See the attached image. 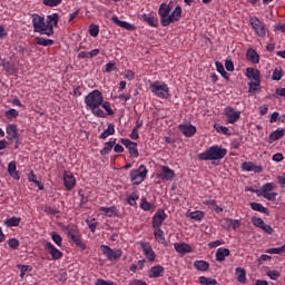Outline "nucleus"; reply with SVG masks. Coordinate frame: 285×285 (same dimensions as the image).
<instances>
[{
  "mask_svg": "<svg viewBox=\"0 0 285 285\" xmlns=\"http://www.w3.org/2000/svg\"><path fill=\"white\" fill-rule=\"evenodd\" d=\"M228 155V149L214 145L197 155L198 161H219Z\"/></svg>",
  "mask_w": 285,
  "mask_h": 285,
  "instance_id": "obj_1",
  "label": "nucleus"
},
{
  "mask_svg": "<svg viewBox=\"0 0 285 285\" xmlns=\"http://www.w3.org/2000/svg\"><path fill=\"white\" fill-rule=\"evenodd\" d=\"M101 104H104V94H101L99 89L90 91L85 97V105L87 110H95V108H99Z\"/></svg>",
  "mask_w": 285,
  "mask_h": 285,
  "instance_id": "obj_2",
  "label": "nucleus"
},
{
  "mask_svg": "<svg viewBox=\"0 0 285 285\" xmlns=\"http://www.w3.org/2000/svg\"><path fill=\"white\" fill-rule=\"evenodd\" d=\"M149 90L158 99H169L170 98V88L166 82L156 80L149 85Z\"/></svg>",
  "mask_w": 285,
  "mask_h": 285,
  "instance_id": "obj_3",
  "label": "nucleus"
},
{
  "mask_svg": "<svg viewBox=\"0 0 285 285\" xmlns=\"http://www.w3.org/2000/svg\"><path fill=\"white\" fill-rule=\"evenodd\" d=\"M148 177V168L145 165H140L137 169L130 170V181L134 186H139Z\"/></svg>",
  "mask_w": 285,
  "mask_h": 285,
  "instance_id": "obj_4",
  "label": "nucleus"
},
{
  "mask_svg": "<svg viewBox=\"0 0 285 285\" xmlns=\"http://www.w3.org/2000/svg\"><path fill=\"white\" fill-rule=\"evenodd\" d=\"M31 21H32L35 32H38L39 35H46V32H48L47 24H46V18L43 16L33 13L31 16Z\"/></svg>",
  "mask_w": 285,
  "mask_h": 285,
  "instance_id": "obj_5",
  "label": "nucleus"
},
{
  "mask_svg": "<svg viewBox=\"0 0 285 285\" xmlns=\"http://www.w3.org/2000/svg\"><path fill=\"white\" fill-rule=\"evenodd\" d=\"M249 24L252 26L257 37H261V39H264V37H266V24H264V22L259 20V18L255 16L250 17Z\"/></svg>",
  "mask_w": 285,
  "mask_h": 285,
  "instance_id": "obj_6",
  "label": "nucleus"
},
{
  "mask_svg": "<svg viewBox=\"0 0 285 285\" xmlns=\"http://www.w3.org/2000/svg\"><path fill=\"white\" fill-rule=\"evenodd\" d=\"M100 248L102 255H105L109 262H117L118 259H121V255H124L121 249H112L108 245H101Z\"/></svg>",
  "mask_w": 285,
  "mask_h": 285,
  "instance_id": "obj_7",
  "label": "nucleus"
},
{
  "mask_svg": "<svg viewBox=\"0 0 285 285\" xmlns=\"http://www.w3.org/2000/svg\"><path fill=\"white\" fill-rule=\"evenodd\" d=\"M171 10L173 8L170 7V4H167L166 2H163L159 6L158 14L160 18V26H163V28H168V19H170Z\"/></svg>",
  "mask_w": 285,
  "mask_h": 285,
  "instance_id": "obj_8",
  "label": "nucleus"
},
{
  "mask_svg": "<svg viewBox=\"0 0 285 285\" xmlns=\"http://www.w3.org/2000/svg\"><path fill=\"white\" fill-rule=\"evenodd\" d=\"M46 24H47L46 36L52 37V35H55V28L59 26V13H52L47 16Z\"/></svg>",
  "mask_w": 285,
  "mask_h": 285,
  "instance_id": "obj_9",
  "label": "nucleus"
},
{
  "mask_svg": "<svg viewBox=\"0 0 285 285\" xmlns=\"http://www.w3.org/2000/svg\"><path fill=\"white\" fill-rule=\"evenodd\" d=\"M246 77L247 79H252L253 81L250 82V90H253V86L257 87L261 86L262 79H261V73L259 70L248 67L246 69Z\"/></svg>",
  "mask_w": 285,
  "mask_h": 285,
  "instance_id": "obj_10",
  "label": "nucleus"
},
{
  "mask_svg": "<svg viewBox=\"0 0 285 285\" xmlns=\"http://www.w3.org/2000/svg\"><path fill=\"white\" fill-rule=\"evenodd\" d=\"M45 250L51 256L53 262H57L63 257V253L59 250L52 243L47 242L45 244Z\"/></svg>",
  "mask_w": 285,
  "mask_h": 285,
  "instance_id": "obj_11",
  "label": "nucleus"
},
{
  "mask_svg": "<svg viewBox=\"0 0 285 285\" xmlns=\"http://www.w3.org/2000/svg\"><path fill=\"white\" fill-rule=\"evenodd\" d=\"M224 115L227 119V124H236L237 120L242 117V111H236L235 108L227 106L224 109Z\"/></svg>",
  "mask_w": 285,
  "mask_h": 285,
  "instance_id": "obj_12",
  "label": "nucleus"
},
{
  "mask_svg": "<svg viewBox=\"0 0 285 285\" xmlns=\"http://www.w3.org/2000/svg\"><path fill=\"white\" fill-rule=\"evenodd\" d=\"M252 224L256 228H261V230L266 233V235H273L274 233L273 227L271 225H266L264 219H262L261 217H256V216L252 217Z\"/></svg>",
  "mask_w": 285,
  "mask_h": 285,
  "instance_id": "obj_13",
  "label": "nucleus"
},
{
  "mask_svg": "<svg viewBox=\"0 0 285 285\" xmlns=\"http://www.w3.org/2000/svg\"><path fill=\"white\" fill-rule=\"evenodd\" d=\"M120 142L122 144V146H125V148H127L129 150V155L131 157H134L135 159H137V157H139V150L137 149V142L131 141L128 138H121Z\"/></svg>",
  "mask_w": 285,
  "mask_h": 285,
  "instance_id": "obj_14",
  "label": "nucleus"
},
{
  "mask_svg": "<svg viewBox=\"0 0 285 285\" xmlns=\"http://www.w3.org/2000/svg\"><path fill=\"white\" fill-rule=\"evenodd\" d=\"M99 213H104L105 217H117L118 219H121L124 217L121 215V212L117 206L112 205L110 207H99Z\"/></svg>",
  "mask_w": 285,
  "mask_h": 285,
  "instance_id": "obj_15",
  "label": "nucleus"
},
{
  "mask_svg": "<svg viewBox=\"0 0 285 285\" xmlns=\"http://www.w3.org/2000/svg\"><path fill=\"white\" fill-rule=\"evenodd\" d=\"M178 130L185 136V137H195L197 134V127H195L193 124H181L178 126Z\"/></svg>",
  "mask_w": 285,
  "mask_h": 285,
  "instance_id": "obj_16",
  "label": "nucleus"
},
{
  "mask_svg": "<svg viewBox=\"0 0 285 285\" xmlns=\"http://www.w3.org/2000/svg\"><path fill=\"white\" fill-rule=\"evenodd\" d=\"M166 212L164 209H159L154 216H153V228H161V225L164 222H166Z\"/></svg>",
  "mask_w": 285,
  "mask_h": 285,
  "instance_id": "obj_17",
  "label": "nucleus"
},
{
  "mask_svg": "<svg viewBox=\"0 0 285 285\" xmlns=\"http://www.w3.org/2000/svg\"><path fill=\"white\" fill-rule=\"evenodd\" d=\"M140 246L142 248L144 255L148 259V262H155L157 255L155 254V250L153 249V245L150 243L144 242L140 243Z\"/></svg>",
  "mask_w": 285,
  "mask_h": 285,
  "instance_id": "obj_18",
  "label": "nucleus"
},
{
  "mask_svg": "<svg viewBox=\"0 0 285 285\" xmlns=\"http://www.w3.org/2000/svg\"><path fill=\"white\" fill-rule=\"evenodd\" d=\"M111 21H112V23H115V26H118L119 28H124L125 30H128L129 32H135V30H137V27H135V24L127 22V21L119 20V17H117V16H112Z\"/></svg>",
  "mask_w": 285,
  "mask_h": 285,
  "instance_id": "obj_19",
  "label": "nucleus"
},
{
  "mask_svg": "<svg viewBox=\"0 0 285 285\" xmlns=\"http://www.w3.org/2000/svg\"><path fill=\"white\" fill-rule=\"evenodd\" d=\"M63 184H65L66 190H72V188L77 186V179L75 178L72 173L70 171L63 173Z\"/></svg>",
  "mask_w": 285,
  "mask_h": 285,
  "instance_id": "obj_20",
  "label": "nucleus"
},
{
  "mask_svg": "<svg viewBox=\"0 0 285 285\" xmlns=\"http://www.w3.org/2000/svg\"><path fill=\"white\" fill-rule=\"evenodd\" d=\"M6 132H7V139L9 141H14L19 139V128H17V125L11 124L9 126H7L6 128Z\"/></svg>",
  "mask_w": 285,
  "mask_h": 285,
  "instance_id": "obj_21",
  "label": "nucleus"
},
{
  "mask_svg": "<svg viewBox=\"0 0 285 285\" xmlns=\"http://www.w3.org/2000/svg\"><path fill=\"white\" fill-rule=\"evenodd\" d=\"M242 170H245L246 173H262V170H264V168H262V166L256 165L255 163L252 161H245L242 164Z\"/></svg>",
  "mask_w": 285,
  "mask_h": 285,
  "instance_id": "obj_22",
  "label": "nucleus"
},
{
  "mask_svg": "<svg viewBox=\"0 0 285 285\" xmlns=\"http://www.w3.org/2000/svg\"><path fill=\"white\" fill-rule=\"evenodd\" d=\"M159 177L163 181H171V179H175V170L170 169L168 166H163Z\"/></svg>",
  "mask_w": 285,
  "mask_h": 285,
  "instance_id": "obj_23",
  "label": "nucleus"
},
{
  "mask_svg": "<svg viewBox=\"0 0 285 285\" xmlns=\"http://www.w3.org/2000/svg\"><path fill=\"white\" fill-rule=\"evenodd\" d=\"M174 248L179 255H188L193 250V247L187 243H175Z\"/></svg>",
  "mask_w": 285,
  "mask_h": 285,
  "instance_id": "obj_24",
  "label": "nucleus"
},
{
  "mask_svg": "<svg viewBox=\"0 0 285 285\" xmlns=\"http://www.w3.org/2000/svg\"><path fill=\"white\" fill-rule=\"evenodd\" d=\"M181 7L177 6L173 12L169 14L168 18V26H170V23H177V21H179L181 19Z\"/></svg>",
  "mask_w": 285,
  "mask_h": 285,
  "instance_id": "obj_25",
  "label": "nucleus"
},
{
  "mask_svg": "<svg viewBox=\"0 0 285 285\" xmlns=\"http://www.w3.org/2000/svg\"><path fill=\"white\" fill-rule=\"evenodd\" d=\"M230 256V249L220 247L216 250L215 257L216 262H225L227 257Z\"/></svg>",
  "mask_w": 285,
  "mask_h": 285,
  "instance_id": "obj_26",
  "label": "nucleus"
},
{
  "mask_svg": "<svg viewBox=\"0 0 285 285\" xmlns=\"http://www.w3.org/2000/svg\"><path fill=\"white\" fill-rule=\"evenodd\" d=\"M154 237L158 244H163L165 247L168 246V243L166 242V237L164 236V230L161 227H154Z\"/></svg>",
  "mask_w": 285,
  "mask_h": 285,
  "instance_id": "obj_27",
  "label": "nucleus"
},
{
  "mask_svg": "<svg viewBox=\"0 0 285 285\" xmlns=\"http://www.w3.org/2000/svg\"><path fill=\"white\" fill-rule=\"evenodd\" d=\"M8 173L12 179H16V181L21 179V176H19V171L17 170V163L14 160L8 164Z\"/></svg>",
  "mask_w": 285,
  "mask_h": 285,
  "instance_id": "obj_28",
  "label": "nucleus"
},
{
  "mask_svg": "<svg viewBox=\"0 0 285 285\" xmlns=\"http://www.w3.org/2000/svg\"><path fill=\"white\" fill-rule=\"evenodd\" d=\"M165 268L161 265L153 266L149 271V277L157 278V277H164Z\"/></svg>",
  "mask_w": 285,
  "mask_h": 285,
  "instance_id": "obj_29",
  "label": "nucleus"
},
{
  "mask_svg": "<svg viewBox=\"0 0 285 285\" xmlns=\"http://www.w3.org/2000/svg\"><path fill=\"white\" fill-rule=\"evenodd\" d=\"M141 20L145 21V23H148L151 28H157V26H159V20H157L155 16H149L148 13H142Z\"/></svg>",
  "mask_w": 285,
  "mask_h": 285,
  "instance_id": "obj_30",
  "label": "nucleus"
},
{
  "mask_svg": "<svg viewBox=\"0 0 285 285\" xmlns=\"http://www.w3.org/2000/svg\"><path fill=\"white\" fill-rule=\"evenodd\" d=\"M140 208L141 210H145V213H154L156 206L155 204L149 203L148 199H146V197H142L140 199Z\"/></svg>",
  "mask_w": 285,
  "mask_h": 285,
  "instance_id": "obj_31",
  "label": "nucleus"
},
{
  "mask_svg": "<svg viewBox=\"0 0 285 285\" xmlns=\"http://www.w3.org/2000/svg\"><path fill=\"white\" fill-rule=\"evenodd\" d=\"M223 226H224V228H226V226H227V228H233V230H237V228H239V220L224 218Z\"/></svg>",
  "mask_w": 285,
  "mask_h": 285,
  "instance_id": "obj_32",
  "label": "nucleus"
},
{
  "mask_svg": "<svg viewBox=\"0 0 285 285\" xmlns=\"http://www.w3.org/2000/svg\"><path fill=\"white\" fill-rule=\"evenodd\" d=\"M115 144H117V139L105 142L104 148L100 150V155L102 156L110 155V153L112 151V148L115 147Z\"/></svg>",
  "mask_w": 285,
  "mask_h": 285,
  "instance_id": "obj_33",
  "label": "nucleus"
},
{
  "mask_svg": "<svg viewBox=\"0 0 285 285\" xmlns=\"http://www.w3.org/2000/svg\"><path fill=\"white\" fill-rule=\"evenodd\" d=\"M194 268H196V271L206 272L210 268V263L206 261H195Z\"/></svg>",
  "mask_w": 285,
  "mask_h": 285,
  "instance_id": "obj_34",
  "label": "nucleus"
},
{
  "mask_svg": "<svg viewBox=\"0 0 285 285\" xmlns=\"http://www.w3.org/2000/svg\"><path fill=\"white\" fill-rule=\"evenodd\" d=\"M111 135H115V124H109L108 128L104 130L98 138L99 139H108Z\"/></svg>",
  "mask_w": 285,
  "mask_h": 285,
  "instance_id": "obj_35",
  "label": "nucleus"
},
{
  "mask_svg": "<svg viewBox=\"0 0 285 285\" xmlns=\"http://www.w3.org/2000/svg\"><path fill=\"white\" fill-rule=\"evenodd\" d=\"M1 66H2L3 70H6V72H8V75H17V69L14 68V63H12L10 61H2Z\"/></svg>",
  "mask_w": 285,
  "mask_h": 285,
  "instance_id": "obj_36",
  "label": "nucleus"
},
{
  "mask_svg": "<svg viewBox=\"0 0 285 285\" xmlns=\"http://www.w3.org/2000/svg\"><path fill=\"white\" fill-rule=\"evenodd\" d=\"M14 50L18 51L21 57H30L32 55V49L21 45L16 46Z\"/></svg>",
  "mask_w": 285,
  "mask_h": 285,
  "instance_id": "obj_37",
  "label": "nucleus"
},
{
  "mask_svg": "<svg viewBox=\"0 0 285 285\" xmlns=\"http://www.w3.org/2000/svg\"><path fill=\"white\" fill-rule=\"evenodd\" d=\"M249 206L252 210H255L256 213H263L264 215H268V208L264 207V205L259 203H250Z\"/></svg>",
  "mask_w": 285,
  "mask_h": 285,
  "instance_id": "obj_38",
  "label": "nucleus"
},
{
  "mask_svg": "<svg viewBox=\"0 0 285 285\" xmlns=\"http://www.w3.org/2000/svg\"><path fill=\"white\" fill-rule=\"evenodd\" d=\"M246 56L248 61H252V63H257L259 61V53L254 49H248Z\"/></svg>",
  "mask_w": 285,
  "mask_h": 285,
  "instance_id": "obj_39",
  "label": "nucleus"
},
{
  "mask_svg": "<svg viewBox=\"0 0 285 285\" xmlns=\"http://www.w3.org/2000/svg\"><path fill=\"white\" fill-rule=\"evenodd\" d=\"M36 43L38 46H43L45 48H48V46H55V40L36 37Z\"/></svg>",
  "mask_w": 285,
  "mask_h": 285,
  "instance_id": "obj_40",
  "label": "nucleus"
},
{
  "mask_svg": "<svg viewBox=\"0 0 285 285\" xmlns=\"http://www.w3.org/2000/svg\"><path fill=\"white\" fill-rule=\"evenodd\" d=\"M215 66H216L217 72H219V75H222V77H224V79H226V81H229L230 77H228V72H226V69H224V63L216 61Z\"/></svg>",
  "mask_w": 285,
  "mask_h": 285,
  "instance_id": "obj_41",
  "label": "nucleus"
},
{
  "mask_svg": "<svg viewBox=\"0 0 285 285\" xmlns=\"http://www.w3.org/2000/svg\"><path fill=\"white\" fill-rule=\"evenodd\" d=\"M284 137V129H277L269 135V142L277 141Z\"/></svg>",
  "mask_w": 285,
  "mask_h": 285,
  "instance_id": "obj_42",
  "label": "nucleus"
},
{
  "mask_svg": "<svg viewBox=\"0 0 285 285\" xmlns=\"http://www.w3.org/2000/svg\"><path fill=\"white\" fill-rule=\"evenodd\" d=\"M282 77H284V69L282 67H276L272 75L273 81H282Z\"/></svg>",
  "mask_w": 285,
  "mask_h": 285,
  "instance_id": "obj_43",
  "label": "nucleus"
},
{
  "mask_svg": "<svg viewBox=\"0 0 285 285\" xmlns=\"http://www.w3.org/2000/svg\"><path fill=\"white\" fill-rule=\"evenodd\" d=\"M4 224L8 226V228L17 227L19 224H21V218L19 217H11L4 220Z\"/></svg>",
  "mask_w": 285,
  "mask_h": 285,
  "instance_id": "obj_44",
  "label": "nucleus"
},
{
  "mask_svg": "<svg viewBox=\"0 0 285 285\" xmlns=\"http://www.w3.org/2000/svg\"><path fill=\"white\" fill-rule=\"evenodd\" d=\"M236 275L239 284H246V271L242 267L236 268Z\"/></svg>",
  "mask_w": 285,
  "mask_h": 285,
  "instance_id": "obj_45",
  "label": "nucleus"
},
{
  "mask_svg": "<svg viewBox=\"0 0 285 285\" xmlns=\"http://www.w3.org/2000/svg\"><path fill=\"white\" fill-rule=\"evenodd\" d=\"M71 240L73 242V244H76V246H77L78 248H80L81 250H86V245H85V243L81 240V235H80V234H78V235H76V236H72V237H71Z\"/></svg>",
  "mask_w": 285,
  "mask_h": 285,
  "instance_id": "obj_46",
  "label": "nucleus"
},
{
  "mask_svg": "<svg viewBox=\"0 0 285 285\" xmlns=\"http://www.w3.org/2000/svg\"><path fill=\"white\" fill-rule=\"evenodd\" d=\"M198 282L203 285H217V279L206 276H199Z\"/></svg>",
  "mask_w": 285,
  "mask_h": 285,
  "instance_id": "obj_47",
  "label": "nucleus"
},
{
  "mask_svg": "<svg viewBox=\"0 0 285 285\" xmlns=\"http://www.w3.org/2000/svg\"><path fill=\"white\" fill-rule=\"evenodd\" d=\"M137 199H139V194L137 191H132L127 196V204H129V206H137Z\"/></svg>",
  "mask_w": 285,
  "mask_h": 285,
  "instance_id": "obj_48",
  "label": "nucleus"
},
{
  "mask_svg": "<svg viewBox=\"0 0 285 285\" xmlns=\"http://www.w3.org/2000/svg\"><path fill=\"white\" fill-rule=\"evenodd\" d=\"M265 253L268 255H282V253H285V244L282 247L268 248Z\"/></svg>",
  "mask_w": 285,
  "mask_h": 285,
  "instance_id": "obj_49",
  "label": "nucleus"
},
{
  "mask_svg": "<svg viewBox=\"0 0 285 285\" xmlns=\"http://www.w3.org/2000/svg\"><path fill=\"white\" fill-rule=\"evenodd\" d=\"M66 230H67V235L68 237H76L77 235H79V230L77 229V226L75 225H69L66 227Z\"/></svg>",
  "mask_w": 285,
  "mask_h": 285,
  "instance_id": "obj_50",
  "label": "nucleus"
},
{
  "mask_svg": "<svg viewBox=\"0 0 285 285\" xmlns=\"http://www.w3.org/2000/svg\"><path fill=\"white\" fill-rule=\"evenodd\" d=\"M190 219H194L195 222H202L204 219V212L202 210H196L191 212L189 214Z\"/></svg>",
  "mask_w": 285,
  "mask_h": 285,
  "instance_id": "obj_51",
  "label": "nucleus"
},
{
  "mask_svg": "<svg viewBox=\"0 0 285 285\" xmlns=\"http://www.w3.org/2000/svg\"><path fill=\"white\" fill-rule=\"evenodd\" d=\"M50 235H51L52 242H55L56 245L61 247L63 244V238L61 237V235L57 234V232H51Z\"/></svg>",
  "mask_w": 285,
  "mask_h": 285,
  "instance_id": "obj_52",
  "label": "nucleus"
},
{
  "mask_svg": "<svg viewBox=\"0 0 285 285\" xmlns=\"http://www.w3.org/2000/svg\"><path fill=\"white\" fill-rule=\"evenodd\" d=\"M214 128L216 130V132H222V135H227L230 136V129H228V127H224L222 125H214Z\"/></svg>",
  "mask_w": 285,
  "mask_h": 285,
  "instance_id": "obj_53",
  "label": "nucleus"
},
{
  "mask_svg": "<svg viewBox=\"0 0 285 285\" xmlns=\"http://www.w3.org/2000/svg\"><path fill=\"white\" fill-rule=\"evenodd\" d=\"M100 106H101V108H104V110H106L107 115H109L110 117H112V115H115V110H112V107H110L109 101L102 100V104Z\"/></svg>",
  "mask_w": 285,
  "mask_h": 285,
  "instance_id": "obj_54",
  "label": "nucleus"
},
{
  "mask_svg": "<svg viewBox=\"0 0 285 285\" xmlns=\"http://www.w3.org/2000/svg\"><path fill=\"white\" fill-rule=\"evenodd\" d=\"M86 224L88 226V228L90 229L91 233H96L97 230V226L99 223H97V220L94 218V219H86Z\"/></svg>",
  "mask_w": 285,
  "mask_h": 285,
  "instance_id": "obj_55",
  "label": "nucleus"
},
{
  "mask_svg": "<svg viewBox=\"0 0 285 285\" xmlns=\"http://www.w3.org/2000/svg\"><path fill=\"white\" fill-rule=\"evenodd\" d=\"M62 0H43V6H47L48 8H57V6H60Z\"/></svg>",
  "mask_w": 285,
  "mask_h": 285,
  "instance_id": "obj_56",
  "label": "nucleus"
},
{
  "mask_svg": "<svg viewBox=\"0 0 285 285\" xmlns=\"http://www.w3.org/2000/svg\"><path fill=\"white\" fill-rule=\"evenodd\" d=\"M8 246H9V248H12V250H18V249H19V246H20L19 239H17V238H10V239L8 240Z\"/></svg>",
  "mask_w": 285,
  "mask_h": 285,
  "instance_id": "obj_57",
  "label": "nucleus"
},
{
  "mask_svg": "<svg viewBox=\"0 0 285 285\" xmlns=\"http://www.w3.org/2000/svg\"><path fill=\"white\" fill-rule=\"evenodd\" d=\"M275 189V184L274 183H266L265 185H263L262 187V195L266 194V193H271Z\"/></svg>",
  "mask_w": 285,
  "mask_h": 285,
  "instance_id": "obj_58",
  "label": "nucleus"
},
{
  "mask_svg": "<svg viewBox=\"0 0 285 285\" xmlns=\"http://www.w3.org/2000/svg\"><path fill=\"white\" fill-rule=\"evenodd\" d=\"M267 276L269 277V279L277 281L279 279V277H282V273H279V271L277 269H273L267 272Z\"/></svg>",
  "mask_w": 285,
  "mask_h": 285,
  "instance_id": "obj_59",
  "label": "nucleus"
},
{
  "mask_svg": "<svg viewBox=\"0 0 285 285\" xmlns=\"http://www.w3.org/2000/svg\"><path fill=\"white\" fill-rule=\"evenodd\" d=\"M89 35L90 37H99V26L92 23L89 26Z\"/></svg>",
  "mask_w": 285,
  "mask_h": 285,
  "instance_id": "obj_60",
  "label": "nucleus"
},
{
  "mask_svg": "<svg viewBox=\"0 0 285 285\" xmlns=\"http://www.w3.org/2000/svg\"><path fill=\"white\" fill-rule=\"evenodd\" d=\"M4 116L8 119H17V117H19V111L17 109H9L4 112Z\"/></svg>",
  "mask_w": 285,
  "mask_h": 285,
  "instance_id": "obj_61",
  "label": "nucleus"
},
{
  "mask_svg": "<svg viewBox=\"0 0 285 285\" xmlns=\"http://www.w3.org/2000/svg\"><path fill=\"white\" fill-rule=\"evenodd\" d=\"M115 70H117L116 61H109L105 67V72H115Z\"/></svg>",
  "mask_w": 285,
  "mask_h": 285,
  "instance_id": "obj_62",
  "label": "nucleus"
},
{
  "mask_svg": "<svg viewBox=\"0 0 285 285\" xmlns=\"http://www.w3.org/2000/svg\"><path fill=\"white\" fill-rule=\"evenodd\" d=\"M92 115H95V117H99L100 119H105L106 117V112H104V110H101L99 107L95 108V109H90Z\"/></svg>",
  "mask_w": 285,
  "mask_h": 285,
  "instance_id": "obj_63",
  "label": "nucleus"
},
{
  "mask_svg": "<svg viewBox=\"0 0 285 285\" xmlns=\"http://www.w3.org/2000/svg\"><path fill=\"white\" fill-rule=\"evenodd\" d=\"M96 285H117V283H115L112 281H106L104 278H98L96 281Z\"/></svg>",
  "mask_w": 285,
  "mask_h": 285,
  "instance_id": "obj_64",
  "label": "nucleus"
}]
</instances>
